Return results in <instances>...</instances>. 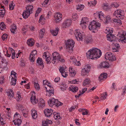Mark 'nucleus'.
Here are the masks:
<instances>
[{"mask_svg": "<svg viewBox=\"0 0 126 126\" xmlns=\"http://www.w3.org/2000/svg\"><path fill=\"white\" fill-rule=\"evenodd\" d=\"M102 54L101 50L96 48H93L86 53V56L89 59H94L100 57Z\"/></svg>", "mask_w": 126, "mask_h": 126, "instance_id": "nucleus-1", "label": "nucleus"}, {"mask_svg": "<svg viewBox=\"0 0 126 126\" xmlns=\"http://www.w3.org/2000/svg\"><path fill=\"white\" fill-rule=\"evenodd\" d=\"M53 59H52V62L54 64H56L59 61L64 62V60L61 58L60 54L57 52H55L52 54Z\"/></svg>", "mask_w": 126, "mask_h": 126, "instance_id": "nucleus-2", "label": "nucleus"}, {"mask_svg": "<svg viewBox=\"0 0 126 126\" xmlns=\"http://www.w3.org/2000/svg\"><path fill=\"white\" fill-rule=\"evenodd\" d=\"M100 24L98 22H96L94 20H93L90 23L89 29L92 32H94L97 29L100 28Z\"/></svg>", "mask_w": 126, "mask_h": 126, "instance_id": "nucleus-3", "label": "nucleus"}, {"mask_svg": "<svg viewBox=\"0 0 126 126\" xmlns=\"http://www.w3.org/2000/svg\"><path fill=\"white\" fill-rule=\"evenodd\" d=\"M33 8V6L31 5H29L27 7L26 10L24 11L22 14L23 18H27L30 14L32 13Z\"/></svg>", "mask_w": 126, "mask_h": 126, "instance_id": "nucleus-4", "label": "nucleus"}, {"mask_svg": "<svg viewBox=\"0 0 126 126\" xmlns=\"http://www.w3.org/2000/svg\"><path fill=\"white\" fill-rule=\"evenodd\" d=\"M75 42L72 40H68L66 43V48L69 52L73 51V48L74 46Z\"/></svg>", "mask_w": 126, "mask_h": 126, "instance_id": "nucleus-5", "label": "nucleus"}, {"mask_svg": "<svg viewBox=\"0 0 126 126\" xmlns=\"http://www.w3.org/2000/svg\"><path fill=\"white\" fill-rule=\"evenodd\" d=\"M124 15V11L120 9L115 10L113 14L114 16L118 18L122 19H123Z\"/></svg>", "mask_w": 126, "mask_h": 126, "instance_id": "nucleus-6", "label": "nucleus"}, {"mask_svg": "<svg viewBox=\"0 0 126 126\" xmlns=\"http://www.w3.org/2000/svg\"><path fill=\"white\" fill-rule=\"evenodd\" d=\"M75 35L76 38L78 41H82L84 36V34L83 32H80L78 30H76Z\"/></svg>", "mask_w": 126, "mask_h": 126, "instance_id": "nucleus-7", "label": "nucleus"}, {"mask_svg": "<svg viewBox=\"0 0 126 126\" xmlns=\"http://www.w3.org/2000/svg\"><path fill=\"white\" fill-rule=\"evenodd\" d=\"M119 39L121 41L122 43H125L126 42V32L121 31L119 32Z\"/></svg>", "mask_w": 126, "mask_h": 126, "instance_id": "nucleus-8", "label": "nucleus"}, {"mask_svg": "<svg viewBox=\"0 0 126 126\" xmlns=\"http://www.w3.org/2000/svg\"><path fill=\"white\" fill-rule=\"evenodd\" d=\"M108 40L112 42L113 44L117 43V39L116 37L111 33H108L107 35Z\"/></svg>", "mask_w": 126, "mask_h": 126, "instance_id": "nucleus-9", "label": "nucleus"}, {"mask_svg": "<svg viewBox=\"0 0 126 126\" xmlns=\"http://www.w3.org/2000/svg\"><path fill=\"white\" fill-rule=\"evenodd\" d=\"M62 17V15L61 13H57L54 16L55 22L57 23H59L61 21Z\"/></svg>", "mask_w": 126, "mask_h": 126, "instance_id": "nucleus-10", "label": "nucleus"}, {"mask_svg": "<svg viewBox=\"0 0 126 126\" xmlns=\"http://www.w3.org/2000/svg\"><path fill=\"white\" fill-rule=\"evenodd\" d=\"M91 67L90 65H85L84 68L82 69L81 74L83 76L87 75Z\"/></svg>", "mask_w": 126, "mask_h": 126, "instance_id": "nucleus-11", "label": "nucleus"}, {"mask_svg": "<svg viewBox=\"0 0 126 126\" xmlns=\"http://www.w3.org/2000/svg\"><path fill=\"white\" fill-rule=\"evenodd\" d=\"M43 58L46 60V61L47 63H51V57L49 55V54L48 52H46L44 53L42 56Z\"/></svg>", "mask_w": 126, "mask_h": 126, "instance_id": "nucleus-12", "label": "nucleus"}, {"mask_svg": "<svg viewBox=\"0 0 126 126\" xmlns=\"http://www.w3.org/2000/svg\"><path fill=\"white\" fill-rule=\"evenodd\" d=\"M66 67H62L59 69V71L61 73L62 76L64 78L66 77L68 75V73L66 70Z\"/></svg>", "mask_w": 126, "mask_h": 126, "instance_id": "nucleus-13", "label": "nucleus"}, {"mask_svg": "<svg viewBox=\"0 0 126 126\" xmlns=\"http://www.w3.org/2000/svg\"><path fill=\"white\" fill-rule=\"evenodd\" d=\"M71 22L72 21L71 19H67L64 21L63 23V27H68L71 25Z\"/></svg>", "mask_w": 126, "mask_h": 126, "instance_id": "nucleus-14", "label": "nucleus"}, {"mask_svg": "<svg viewBox=\"0 0 126 126\" xmlns=\"http://www.w3.org/2000/svg\"><path fill=\"white\" fill-rule=\"evenodd\" d=\"M44 112L46 116L50 117L52 113L53 110L51 109H47L44 110Z\"/></svg>", "mask_w": 126, "mask_h": 126, "instance_id": "nucleus-15", "label": "nucleus"}, {"mask_svg": "<svg viewBox=\"0 0 126 126\" xmlns=\"http://www.w3.org/2000/svg\"><path fill=\"white\" fill-rule=\"evenodd\" d=\"M95 14L97 15V16L98 17L99 19L101 21H102L104 18V15L102 13V12L101 11L97 12Z\"/></svg>", "mask_w": 126, "mask_h": 126, "instance_id": "nucleus-16", "label": "nucleus"}, {"mask_svg": "<svg viewBox=\"0 0 126 126\" xmlns=\"http://www.w3.org/2000/svg\"><path fill=\"white\" fill-rule=\"evenodd\" d=\"M107 73H103L101 74L99 77V80L102 81L105 79L107 77Z\"/></svg>", "mask_w": 126, "mask_h": 126, "instance_id": "nucleus-17", "label": "nucleus"}, {"mask_svg": "<svg viewBox=\"0 0 126 126\" xmlns=\"http://www.w3.org/2000/svg\"><path fill=\"white\" fill-rule=\"evenodd\" d=\"M30 100L31 103L33 105L36 104L38 102V101L36 99L35 95L33 94H32V96L31 97Z\"/></svg>", "mask_w": 126, "mask_h": 126, "instance_id": "nucleus-18", "label": "nucleus"}, {"mask_svg": "<svg viewBox=\"0 0 126 126\" xmlns=\"http://www.w3.org/2000/svg\"><path fill=\"white\" fill-rule=\"evenodd\" d=\"M71 59L73 62L74 64L76 66H79L80 65V62L79 61H77L76 59V58L75 57H72L71 58Z\"/></svg>", "mask_w": 126, "mask_h": 126, "instance_id": "nucleus-19", "label": "nucleus"}, {"mask_svg": "<svg viewBox=\"0 0 126 126\" xmlns=\"http://www.w3.org/2000/svg\"><path fill=\"white\" fill-rule=\"evenodd\" d=\"M7 93V95L9 99H11V98H13L14 97V94L12 90L11 89L9 90V91Z\"/></svg>", "mask_w": 126, "mask_h": 126, "instance_id": "nucleus-20", "label": "nucleus"}, {"mask_svg": "<svg viewBox=\"0 0 126 126\" xmlns=\"http://www.w3.org/2000/svg\"><path fill=\"white\" fill-rule=\"evenodd\" d=\"M45 87L46 89V91L47 93L46 94V95H48V96H49L54 94V90H53V89H52L51 88V89H49L48 90L46 87Z\"/></svg>", "mask_w": 126, "mask_h": 126, "instance_id": "nucleus-21", "label": "nucleus"}, {"mask_svg": "<svg viewBox=\"0 0 126 126\" xmlns=\"http://www.w3.org/2000/svg\"><path fill=\"white\" fill-rule=\"evenodd\" d=\"M56 101V99H55L54 98L50 99L49 101L48 102L49 106L50 107H52L53 105H55Z\"/></svg>", "mask_w": 126, "mask_h": 126, "instance_id": "nucleus-22", "label": "nucleus"}, {"mask_svg": "<svg viewBox=\"0 0 126 126\" xmlns=\"http://www.w3.org/2000/svg\"><path fill=\"white\" fill-rule=\"evenodd\" d=\"M45 31L44 29H40L39 31V37L40 38H42L45 33Z\"/></svg>", "mask_w": 126, "mask_h": 126, "instance_id": "nucleus-23", "label": "nucleus"}, {"mask_svg": "<svg viewBox=\"0 0 126 126\" xmlns=\"http://www.w3.org/2000/svg\"><path fill=\"white\" fill-rule=\"evenodd\" d=\"M27 43L29 46L31 47L33 46L34 43L33 39L32 38L29 39L27 41Z\"/></svg>", "mask_w": 126, "mask_h": 126, "instance_id": "nucleus-24", "label": "nucleus"}, {"mask_svg": "<svg viewBox=\"0 0 126 126\" xmlns=\"http://www.w3.org/2000/svg\"><path fill=\"white\" fill-rule=\"evenodd\" d=\"M59 30V28L58 27H57L55 28V30H51L50 32L53 36H55L57 35Z\"/></svg>", "mask_w": 126, "mask_h": 126, "instance_id": "nucleus-25", "label": "nucleus"}, {"mask_svg": "<svg viewBox=\"0 0 126 126\" xmlns=\"http://www.w3.org/2000/svg\"><path fill=\"white\" fill-rule=\"evenodd\" d=\"M109 66V63L105 62H102L100 64V66L101 68L108 67Z\"/></svg>", "mask_w": 126, "mask_h": 126, "instance_id": "nucleus-26", "label": "nucleus"}, {"mask_svg": "<svg viewBox=\"0 0 126 126\" xmlns=\"http://www.w3.org/2000/svg\"><path fill=\"white\" fill-rule=\"evenodd\" d=\"M69 71L70 73V75L71 76H74L76 73V72L74 70L72 67L69 68Z\"/></svg>", "mask_w": 126, "mask_h": 126, "instance_id": "nucleus-27", "label": "nucleus"}, {"mask_svg": "<svg viewBox=\"0 0 126 126\" xmlns=\"http://www.w3.org/2000/svg\"><path fill=\"white\" fill-rule=\"evenodd\" d=\"M37 63L38 65L43 66V67H44L43 62L42 59L38 57L37 60Z\"/></svg>", "mask_w": 126, "mask_h": 126, "instance_id": "nucleus-28", "label": "nucleus"}, {"mask_svg": "<svg viewBox=\"0 0 126 126\" xmlns=\"http://www.w3.org/2000/svg\"><path fill=\"white\" fill-rule=\"evenodd\" d=\"M78 87L76 86H71L69 88V90L73 92H77L78 91Z\"/></svg>", "mask_w": 126, "mask_h": 126, "instance_id": "nucleus-29", "label": "nucleus"}, {"mask_svg": "<svg viewBox=\"0 0 126 126\" xmlns=\"http://www.w3.org/2000/svg\"><path fill=\"white\" fill-rule=\"evenodd\" d=\"M31 111L32 112V118L34 119H35L37 117L36 111L34 109H32L31 110Z\"/></svg>", "mask_w": 126, "mask_h": 126, "instance_id": "nucleus-30", "label": "nucleus"}, {"mask_svg": "<svg viewBox=\"0 0 126 126\" xmlns=\"http://www.w3.org/2000/svg\"><path fill=\"white\" fill-rule=\"evenodd\" d=\"M13 122H14L15 125H17L19 126L21 124L22 121L20 119H19L16 120H14L13 121Z\"/></svg>", "mask_w": 126, "mask_h": 126, "instance_id": "nucleus-31", "label": "nucleus"}, {"mask_svg": "<svg viewBox=\"0 0 126 126\" xmlns=\"http://www.w3.org/2000/svg\"><path fill=\"white\" fill-rule=\"evenodd\" d=\"M79 111H81L82 112V114L83 115H87L88 112V111L87 109H81L80 110H79Z\"/></svg>", "mask_w": 126, "mask_h": 126, "instance_id": "nucleus-32", "label": "nucleus"}, {"mask_svg": "<svg viewBox=\"0 0 126 126\" xmlns=\"http://www.w3.org/2000/svg\"><path fill=\"white\" fill-rule=\"evenodd\" d=\"M91 82V80L87 78L84 81L83 85L86 86L87 85L89 84Z\"/></svg>", "mask_w": 126, "mask_h": 126, "instance_id": "nucleus-33", "label": "nucleus"}, {"mask_svg": "<svg viewBox=\"0 0 126 126\" xmlns=\"http://www.w3.org/2000/svg\"><path fill=\"white\" fill-rule=\"evenodd\" d=\"M16 99L17 100V101H19L21 100V97L20 92H17L16 94Z\"/></svg>", "mask_w": 126, "mask_h": 126, "instance_id": "nucleus-34", "label": "nucleus"}, {"mask_svg": "<svg viewBox=\"0 0 126 126\" xmlns=\"http://www.w3.org/2000/svg\"><path fill=\"white\" fill-rule=\"evenodd\" d=\"M84 8V6L83 5L78 4L77 6V9L79 11L82 10Z\"/></svg>", "mask_w": 126, "mask_h": 126, "instance_id": "nucleus-35", "label": "nucleus"}, {"mask_svg": "<svg viewBox=\"0 0 126 126\" xmlns=\"http://www.w3.org/2000/svg\"><path fill=\"white\" fill-rule=\"evenodd\" d=\"M21 116L17 112L15 114L14 116V120H16L19 119H20Z\"/></svg>", "mask_w": 126, "mask_h": 126, "instance_id": "nucleus-36", "label": "nucleus"}, {"mask_svg": "<svg viewBox=\"0 0 126 126\" xmlns=\"http://www.w3.org/2000/svg\"><path fill=\"white\" fill-rule=\"evenodd\" d=\"M110 28L109 27H107L105 29V32L107 34L108 33H111L113 32V31L111 30Z\"/></svg>", "mask_w": 126, "mask_h": 126, "instance_id": "nucleus-37", "label": "nucleus"}, {"mask_svg": "<svg viewBox=\"0 0 126 126\" xmlns=\"http://www.w3.org/2000/svg\"><path fill=\"white\" fill-rule=\"evenodd\" d=\"M11 83L12 85H15L16 83V79L17 78H15L14 77H11Z\"/></svg>", "mask_w": 126, "mask_h": 126, "instance_id": "nucleus-38", "label": "nucleus"}, {"mask_svg": "<svg viewBox=\"0 0 126 126\" xmlns=\"http://www.w3.org/2000/svg\"><path fill=\"white\" fill-rule=\"evenodd\" d=\"M85 41L87 43H89L91 42L92 39L91 37L89 36H87L85 37L84 39Z\"/></svg>", "mask_w": 126, "mask_h": 126, "instance_id": "nucleus-39", "label": "nucleus"}, {"mask_svg": "<svg viewBox=\"0 0 126 126\" xmlns=\"http://www.w3.org/2000/svg\"><path fill=\"white\" fill-rule=\"evenodd\" d=\"M113 44L115 47L112 48L113 51L114 52H116L117 51V49L119 47V44H117V43Z\"/></svg>", "mask_w": 126, "mask_h": 126, "instance_id": "nucleus-40", "label": "nucleus"}, {"mask_svg": "<svg viewBox=\"0 0 126 126\" xmlns=\"http://www.w3.org/2000/svg\"><path fill=\"white\" fill-rule=\"evenodd\" d=\"M104 22L105 23H107L110 21L111 18L110 16H108L106 17H104Z\"/></svg>", "mask_w": 126, "mask_h": 126, "instance_id": "nucleus-41", "label": "nucleus"}, {"mask_svg": "<svg viewBox=\"0 0 126 126\" xmlns=\"http://www.w3.org/2000/svg\"><path fill=\"white\" fill-rule=\"evenodd\" d=\"M1 62L2 63V65L4 67V68H6L8 65L7 62L5 60H2Z\"/></svg>", "mask_w": 126, "mask_h": 126, "instance_id": "nucleus-42", "label": "nucleus"}, {"mask_svg": "<svg viewBox=\"0 0 126 126\" xmlns=\"http://www.w3.org/2000/svg\"><path fill=\"white\" fill-rule=\"evenodd\" d=\"M111 53L110 52H107L106 54L105 55V58L107 60H109L110 58L111 55Z\"/></svg>", "mask_w": 126, "mask_h": 126, "instance_id": "nucleus-43", "label": "nucleus"}, {"mask_svg": "<svg viewBox=\"0 0 126 126\" xmlns=\"http://www.w3.org/2000/svg\"><path fill=\"white\" fill-rule=\"evenodd\" d=\"M54 117L56 119H59L60 116L59 113L57 112H54L53 113Z\"/></svg>", "mask_w": 126, "mask_h": 126, "instance_id": "nucleus-44", "label": "nucleus"}, {"mask_svg": "<svg viewBox=\"0 0 126 126\" xmlns=\"http://www.w3.org/2000/svg\"><path fill=\"white\" fill-rule=\"evenodd\" d=\"M17 27L15 25H13L11 26V31L12 33H14V32L16 29Z\"/></svg>", "mask_w": 126, "mask_h": 126, "instance_id": "nucleus-45", "label": "nucleus"}, {"mask_svg": "<svg viewBox=\"0 0 126 126\" xmlns=\"http://www.w3.org/2000/svg\"><path fill=\"white\" fill-rule=\"evenodd\" d=\"M80 25L83 29H85L86 28V23H84L80 22Z\"/></svg>", "mask_w": 126, "mask_h": 126, "instance_id": "nucleus-46", "label": "nucleus"}, {"mask_svg": "<svg viewBox=\"0 0 126 126\" xmlns=\"http://www.w3.org/2000/svg\"><path fill=\"white\" fill-rule=\"evenodd\" d=\"M89 21V19L87 17H85L82 18L80 22L84 23H86V22H88Z\"/></svg>", "mask_w": 126, "mask_h": 126, "instance_id": "nucleus-47", "label": "nucleus"}, {"mask_svg": "<svg viewBox=\"0 0 126 126\" xmlns=\"http://www.w3.org/2000/svg\"><path fill=\"white\" fill-rule=\"evenodd\" d=\"M72 19L74 20H76L78 19V16L77 13L73 14L72 15Z\"/></svg>", "mask_w": 126, "mask_h": 126, "instance_id": "nucleus-48", "label": "nucleus"}, {"mask_svg": "<svg viewBox=\"0 0 126 126\" xmlns=\"http://www.w3.org/2000/svg\"><path fill=\"white\" fill-rule=\"evenodd\" d=\"M45 101L43 99H40V101L39 103V105L41 107H43L45 106Z\"/></svg>", "mask_w": 126, "mask_h": 126, "instance_id": "nucleus-49", "label": "nucleus"}, {"mask_svg": "<svg viewBox=\"0 0 126 126\" xmlns=\"http://www.w3.org/2000/svg\"><path fill=\"white\" fill-rule=\"evenodd\" d=\"M5 12V10L0 9V16L2 17H4Z\"/></svg>", "mask_w": 126, "mask_h": 126, "instance_id": "nucleus-50", "label": "nucleus"}, {"mask_svg": "<svg viewBox=\"0 0 126 126\" xmlns=\"http://www.w3.org/2000/svg\"><path fill=\"white\" fill-rule=\"evenodd\" d=\"M56 102L55 105L57 107H59L60 106L62 105L63 104V103H61L60 102L58 101V100L56 99Z\"/></svg>", "mask_w": 126, "mask_h": 126, "instance_id": "nucleus-51", "label": "nucleus"}, {"mask_svg": "<svg viewBox=\"0 0 126 126\" xmlns=\"http://www.w3.org/2000/svg\"><path fill=\"white\" fill-rule=\"evenodd\" d=\"M103 7V9L105 10H107L109 9V7L108 4H104Z\"/></svg>", "mask_w": 126, "mask_h": 126, "instance_id": "nucleus-52", "label": "nucleus"}, {"mask_svg": "<svg viewBox=\"0 0 126 126\" xmlns=\"http://www.w3.org/2000/svg\"><path fill=\"white\" fill-rule=\"evenodd\" d=\"M116 59V58L114 55L111 53V55L110 58L109 59V60L111 61H114Z\"/></svg>", "mask_w": 126, "mask_h": 126, "instance_id": "nucleus-53", "label": "nucleus"}, {"mask_svg": "<svg viewBox=\"0 0 126 126\" xmlns=\"http://www.w3.org/2000/svg\"><path fill=\"white\" fill-rule=\"evenodd\" d=\"M116 59V58L114 55L111 53V55L110 58L109 59V60L111 61H114Z\"/></svg>", "mask_w": 126, "mask_h": 126, "instance_id": "nucleus-54", "label": "nucleus"}, {"mask_svg": "<svg viewBox=\"0 0 126 126\" xmlns=\"http://www.w3.org/2000/svg\"><path fill=\"white\" fill-rule=\"evenodd\" d=\"M45 20V18H44V16L43 15H42L39 18V23L41 22V23L42 22H43Z\"/></svg>", "mask_w": 126, "mask_h": 126, "instance_id": "nucleus-55", "label": "nucleus"}, {"mask_svg": "<svg viewBox=\"0 0 126 126\" xmlns=\"http://www.w3.org/2000/svg\"><path fill=\"white\" fill-rule=\"evenodd\" d=\"M97 1L95 0H92L90 2H88V4L89 5L90 3H91L92 5L93 6L95 5Z\"/></svg>", "mask_w": 126, "mask_h": 126, "instance_id": "nucleus-56", "label": "nucleus"}, {"mask_svg": "<svg viewBox=\"0 0 126 126\" xmlns=\"http://www.w3.org/2000/svg\"><path fill=\"white\" fill-rule=\"evenodd\" d=\"M0 26L1 29V30H3V29L5 28V24L3 22H2L1 23Z\"/></svg>", "mask_w": 126, "mask_h": 126, "instance_id": "nucleus-57", "label": "nucleus"}, {"mask_svg": "<svg viewBox=\"0 0 126 126\" xmlns=\"http://www.w3.org/2000/svg\"><path fill=\"white\" fill-rule=\"evenodd\" d=\"M16 73L14 71H12L11 73V77H14V78H16Z\"/></svg>", "mask_w": 126, "mask_h": 126, "instance_id": "nucleus-58", "label": "nucleus"}, {"mask_svg": "<svg viewBox=\"0 0 126 126\" xmlns=\"http://www.w3.org/2000/svg\"><path fill=\"white\" fill-rule=\"evenodd\" d=\"M34 85L35 88L37 90H39L40 89L39 85L38 83H34Z\"/></svg>", "mask_w": 126, "mask_h": 126, "instance_id": "nucleus-59", "label": "nucleus"}, {"mask_svg": "<svg viewBox=\"0 0 126 126\" xmlns=\"http://www.w3.org/2000/svg\"><path fill=\"white\" fill-rule=\"evenodd\" d=\"M111 6L112 7H114L115 8H117L119 6V5L116 3H114L112 4Z\"/></svg>", "mask_w": 126, "mask_h": 126, "instance_id": "nucleus-60", "label": "nucleus"}, {"mask_svg": "<svg viewBox=\"0 0 126 126\" xmlns=\"http://www.w3.org/2000/svg\"><path fill=\"white\" fill-rule=\"evenodd\" d=\"M4 77L3 76H1L0 77V83H2L4 82Z\"/></svg>", "mask_w": 126, "mask_h": 126, "instance_id": "nucleus-61", "label": "nucleus"}, {"mask_svg": "<svg viewBox=\"0 0 126 126\" xmlns=\"http://www.w3.org/2000/svg\"><path fill=\"white\" fill-rule=\"evenodd\" d=\"M35 56H32V55H30V60L31 61L34 62L35 60Z\"/></svg>", "mask_w": 126, "mask_h": 126, "instance_id": "nucleus-62", "label": "nucleus"}, {"mask_svg": "<svg viewBox=\"0 0 126 126\" xmlns=\"http://www.w3.org/2000/svg\"><path fill=\"white\" fill-rule=\"evenodd\" d=\"M8 37V35L6 34H3L2 36V40H4L5 39H6Z\"/></svg>", "mask_w": 126, "mask_h": 126, "instance_id": "nucleus-63", "label": "nucleus"}, {"mask_svg": "<svg viewBox=\"0 0 126 126\" xmlns=\"http://www.w3.org/2000/svg\"><path fill=\"white\" fill-rule=\"evenodd\" d=\"M123 93L122 94V95H124L125 94H126V85L124 86V88L123 89Z\"/></svg>", "mask_w": 126, "mask_h": 126, "instance_id": "nucleus-64", "label": "nucleus"}]
</instances>
